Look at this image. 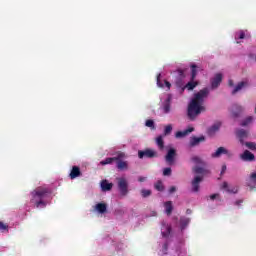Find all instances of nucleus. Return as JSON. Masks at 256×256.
Masks as SVG:
<instances>
[{
	"instance_id": "f257e3e1",
	"label": "nucleus",
	"mask_w": 256,
	"mask_h": 256,
	"mask_svg": "<svg viewBox=\"0 0 256 256\" xmlns=\"http://www.w3.org/2000/svg\"><path fill=\"white\" fill-rule=\"evenodd\" d=\"M160 229L162 238L164 239V242L160 245L161 255L187 256V250H185L181 244H177V241L173 239V235L171 234V225L162 221Z\"/></svg>"
},
{
	"instance_id": "f03ea898",
	"label": "nucleus",
	"mask_w": 256,
	"mask_h": 256,
	"mask_svg": "<svg viewBox=\"0 0 256 256\" xmlns=\"http://www.w3.org/2000/svg\"><path fill=\"white\" fill-rule=\"evenodd\" d=\"M210 92L211 90L209 88H203L194 94V97L191 99L188 105V117L191 119V121H194L195 118L199 117L201 113L206 111L205 99L209 97Z\"/></svg>"
},
{
	"instance_id": "7ed1b4c3",
	"label": "nucleus",
	"mask_w": 256,
	"mask_h": 256,
	"mask_svg": "<svg viewBox=\"0 0 256 256\" xmlns=\"http://www.w3.org/2000/svg\"><path fill=\"white\" fill-rule=\"evenodd\" d=\"M31 202L35 204L37 209H44L47 207V203H49V189L39 187L36 188L32 193Z\"/></svg>"
},
{
	"instance_id": "20e7f679",
	"label": "nucleus",
	"mask_w": 256,
	"mask_h": 256,
	"mask_svg": "<svg viewBox=\"0 0 256 256\" xmlns=\"http://www.w3.org/2000/svg\"><path fill=\"white\" fill-rule=\"evenodd\" d=\"M190 162L195 165L192 167V171L196 173V175H205V173H207V169H205L206 163L202 157L193 155L190 158Z\"/></svg>"
},
{
	"instance_id": "39448f33",
	"label": "nucleus",
	"mask_w": 256,
	"mask_h": 256,
	"mask_svg": "<svg viewBox=\"0 0 256 256\" xmlns=\"http://www.w3.org/2000/svg\"><path fill=\"white\" fill-rule=\"evenodd\" d=\"M173 101V96L171 94H164L160 98V111L164 115H169L171 113V102Z\"/></svg>"
},
{
	"instance_id": "423d86ee",
	"label": "nucleus",
	"mask_w": 256,
	"mask_h": 256,
	"mask_svg": "<svg viewBox=\"0 0 256 256\" xmlns=\"http://www.w3.org/2000/svg\"><path fill=\"white\" fill-rule=\"evenodd\" d=\"M117 184L120 197H127V195H129V182H127V178H117Z\"/></svg>"
},
{
	"instance_id": "0eeeda50",
	"label": "nucleus",
	"mask_w": 256,
	"mask_h": 256,
	"mask_svg": "<svg viewBox=\"0 0 256 256\" xmlns=\"http://www.w3.org/2000/svg\"><path fill=\"white\" fill-rule=\"evenodd\" d=\"M221 155H226V157L231 158L233 157V152L225 147H219L217 150L211 154L212 159H219Z\"/></svg>"
},
{
	"instance_id": "6e6552de",
	"label": "nucleus",
	"mask_w": 256,
	"mask_h": 256,
	"mask_svg": "<svg viewBox=\"0 0 256 256\" xmlns=\"http://www.w3.org/2000/svg\"><path fill=\"white\" fill-rule=\"evenodd\" d=\"M203 175L204 174L196 175L192 179V181H191L192 193H199L200 185H201V183H203Z\"/></svg>"
},
{
	"instance_id": "1a4fd4ad",
	"label": "nucleus",
	"mask_w": 256,
	"mask_h": 256,
	"mask_svg": "<svg viewBox=\"0 0 256 256\" xmlns=\"http://www.w3.org/2000/svg\"><path fill=\"white\" fill-rule=\"evenodd\" d=\"M176 85L177 87L182 88V91H185V89H187L188 91H193L195 87H197L198 83L192 80L188 82L186 85H183V81L178 80L176 82Z\"/></svg>"
},
{
	"instance_id": "9d476101",
	"label": "nucleus",
	"mask_w": 256,
	"mask_h": 256,
	"mask_svg": "<svg viewBox=\"0 0 256 256\" xmlns=\"http://www.w3.org/2000/svg\"><path fill=\"white\" fill-rule=\"evenodd\" d=\"M177 157V150L175 148H170L165 156V161L168 165H173L175 163V158Z\"/></svg>"
},
{
	"instance_id": "9b49d317",
	"label": "nucleus",
	"mask_w": 256,
	"mask_h": 256,
	"mask_svg": "<svg viewBox=\"0 0 256 256\" xmlns=\"http://www.w3.org/2000/svg\"><path fill=\"white\" fill-rule=\"evenodd\" d=\"M236 137L239 139V142L241 143V145H245V139L249 137V131L245 129H237Z\"/></svg>"
},
{
	"instance_id": "f8f14e48",
	"label": "nucleus",
	"mask_w": 256,
	"mask_h": 256,
	"mask_svg": "<svg viewBox=\"0 0 256 256\" xmlns=\"http://www.w3.org/2000/svg\"><path fill=\"white\" fill-rule=\"evenodd\" d=\"M223 81V75L221 73L215 74L211 80V89H217Z\"/></svg>"
},
{
	"instance_id": "ddd939ff",
	"label": "nucleus",
	"mask_w": 256,
	"mask_h": 256,
	"mask_svg": "<svg viewBox=\"0 0 256 256\" xmlns=\"http://www.w3.org/2000/svg\"><path fill=\"white\" fill-rule=\"evenodd\" d=\"M247 187H249L250 191L256 188V171L252 172L248 179L246 180Z\"/></svg>"
},
{
	"instance_id": "4468645a",
	"label": "nucleus",
	"mask_w": 256,
	"mask_h": 256,
	"mask_svg": "<svg viewBox=\"0 0 256 256\" xmlns=\"http://www.w3.org/2000/svg\"><path fill=\"white\" fill-rule=\"evenodd\" d=\"M222 189L227 191V193H232L234 195L236 193H239V186L229 185V183H227V182H223Z\"/></svg>"
},
{
	"instance_id": "2eb2a0df",
	"label": "nucleus",
	"mask_w": 256,
	"mask_h": 256,
	"mask_svg": "<svg viewBox=\"0 0 256 256\" xmlns=\"http://www.w3.org/2000/svg\"><path fill=\"white\" fill-rule=\"evenodd\" d=\"M93 211L99 213V215H105V213H107V204L98 203L93 207Z\"/></svg>"
},
{
	"instance_id": "dca6fc26",
	"label": "nucleus",
	"mask_w": 256,
	"mask_h": 256,
	"mask_svg": "<svg viewBox=\"0 0 256 256\" xmlns=\"http://www.w3.org/2000/svg\"><path fill=\"white\" fill-rule=\"evenodd\" d=\"M243 111H245V107L239 104H234L231 108V113L233 117H238L239 115H241V113H243Z\"/></svg>"
},
{
	"instance_id": "f3484780",
	"label": "nucleus",
	"mask_w": 256,
	"mask_h": 256,
	"mask_svg": "<svg viewBox=\"0 0 256 256\" xmlns=\"http://www.w3.org/2000/svg\"><path fill=\"white\" fill-rule=\"evenodd\" d=\"M240 159L242 161H255V155L253 153H251L249 150H245L241 155H240Z\"/></svg>"
},
{
	"instance_id": "a211bd4d",
	"label": "nucleus",
	"mask_w": 256,
	"mask_h": 256,
	"mask_svg": "<svg viewBox=\"0 0 256 256\" xmlns=\"http://www.w3.org/2000/svg\"><path fill=\"white\" fill-rule=\"evenodd\" d=\"M205 141V136H194L190 138L189 145L190 147H197V145H200V143H203Z\"/></svg>"
},
{
	"instance_id": "6ab92c4d",
	"label": "nucleus",
	"mask_w": 256,
	"mask_h": 256,
	"mask_svg": "<svg viewBox=\"0 0 256 256\" xmlns=\"http://www.w3.org/2000/svg\"><path fill=\"white\" fill-rule=\"evenodd\" d=\"M138 157L139 159H143V157H148V158L157 157V152H155L154 150L139 151Z\"/></svg>"
},
{
	"instance_id": "aec40b11",
	"label": "nucleus",
	"mask_w": 256,
	"mask_h": 256,
	"mask_svg": "<svg viewBox=\"0 0 256 256\" xmlns=\"http://www.w3.org/2000/svg\"><path fill=\"white\" fill-rule=\"evenodd\" d=\"M193 131H195V129L190 127L186 130L176 132L175 137L176 139H183V137H187V135H189V133H193Z\"/></svg>"
},
{
	"instance_id": "412c9836",
	"label": "nucleus",
	"mask_w": 256,
	"mask_h": 256,
	"mask_svg": "<svg viewBox=\"0 0 256 256\" xmlns=\"http://www.w3.org/2000/svg\"><path fill=\"white\" fill-rule=\"evenodd\" d=\"M190 223H191V218H188L185 216L180 217V230L182 232L185 231V229H187Z\"/></svg>"
},
{
	"instance_id": "4be33fe9",
	"label": "nucleus",
	"mask_w": 256,
	"mask_h": 256,
	"mask_svg": "<svg viewBox=\"0 0 256 256\" xmlns=\"http://www.w3.org/2000/svg\"><path fill=\"white\" fill-rule=\"evenodd\" d=\"M157 86L158 87H167V89H171V83L168 82L167 80H161V74L157 75Z\"/></svg>"
},
{
	"instance_id": "5701e85b",
	"label": "nucleus",
	"mask_w": 256,
	"mask_h": 256,
	"mask_svg": "<svg viewBox=\"0 0 256 256\" xmlns=\"http://www.w3.org/2000/svg\"><path fill=\"white\" fill-rule=\"evenodd\" d=\"M116 167L119 171H127L129 169V162L119 160L116 163Z\"/></svg>"
},
{
	"instance_id": "b1692460",
	"label": "nucleus",
	"mask_w": 256,
	"mask_h": 256,
	"mask_svg": "<svg viewBox=\"0 0 256 256\" xmlns=\"http://www.w3.org/2000/svg\"><path fill=\"white\" fill-rule=\"evenodd\" d=\"M247 87V82H239L232 90V95H237L239 91H243Z\"/></svg>"
},
{
	"instance_id": "393cba45",
	"label": "nucleus",
	"mask_w": 256,
	"mask_h": 256,
	"mask_svg": "<svg viewBox=\"0 0 256 256\" xmlns=\"http://www.w3.org/2000/svg\"><path fill=\"white\" fill-rule=\"evenodd\" d=\"M77 177H81V169L78 166H73L70 172V179H77Z\"/></svg>"
},
{
	"instance_id": "a878e982",
	"label": "nucleus",
	"mask_w": 256,
	"mask_h": 256,
	"mask_svg": "<svg viewBox=\"0 0 256 256\" xmlns=\"http://www.w3.org/2000/svg\"><path fill=\"white\" fill-rule=\"evenodd\" d=\"M219 129H221V123H215L208 129V135L213 137V135H215V133H217Z\"/></svg>"
},
{
	"instance_id": "bb28decb",
	"label": "nucleus",
	"mask_w": 256,
	"mask_h": 256,
	"mask_svg": "<svg viewBox=\"0 0 256 256\" xmlns=\"http://www.w3.org/2000/svg\"><path fill=\"white\" fill-rule=\"evenodd\" d=\"M253 121H255V117L248 116L240 123L241 127H249V125H253Z\"/></svg>"
},
{
	"instance_id": "cd10ccee",
	"label": "nucleus",
	"mask_w": 256,
	"mask_h": 256,
	"mask_svg": "<svg viewBox=\"0 0 256 256\" xmlns=\"http://www.w3.org/2000/svg\"><path fill=\"white\" fill-rule=\"evenodd\" d=\"M102 191H111L113 189V183H108L107 180H103L100 184Z\"/></svg>"
},
{
	"instance_id": "c85d7f7f",
	"label": "nucleus",
	"mask_w": 256,
	"mask_h": 256,
	"mask_svg": "<svg viewBox=\"0 0 256 256\" xmlns=\"http://www.w3.org/2000/svg\"><path fill=\"white\" fill-rule=\"evenodd\" d=\"M164 207H165L166 215H171V213H173V202L171 201L165 202Z\"/></svg>"
},
{
	"instance_id": "c756f323",
	"label": "nucleus",
	"mask_w": 256,
	"mask_h": 256,
	"mask_svg": "<svg viewBox=\"0 0 256 256\" xmlns=\"http://www.w3.org/2000/svg\"><path fill=\"white\" fill-rule=\"evenodd\" d=\"M156 145L159 147L160 151H163L165 148V142L163 141V136H158L156 138Z\"/></svg>"
},
{
	"instance_id": "7c9ffc66",
	"label": "nucleus",
	"mask_w": 256,
	"mask_h": 256,
	"mask_svg": "<svg viewBox=\"0 0 256 256\" xmlns=\"http://www.w3.org/2000/svg\"><path fill=\"white\" fill-rule=\"evenodd\" d=\"M121 159H127V154H125V152H120L114 157V161H122Z\"/></svg>"
},
{
	"instance_id": "2f4dec72",
	"label": "nucleus",
	"mask_w": 256,
	"mask_h": 256,
	"mask_svg": "<svg viewBox=\"0 0 256 256\" xmlns=\"http://www.w3.org/2000/svg\"><path fill=\"white\" fill-rule=\"evenodd\" d=\"M244 145L251 151H256V143L255 142H244Z\"/></svg>"
},
{
	"instance_id": "473e14b6",
	"label": "nucleus",
	"mask_w": 256,
	"mask_h": 256,
	"mask_svg": "<svg viewBox=\"0 0 256 256\" xmlns=\"http://www.w3.org/2000/svg\"><path fill=\"white\" fill-rule=\"evenodd\" d=\"M140 193H141V195H142V197L144 198V199H147V197H151V190H147V189H142L141 191H140Z\"/></svg>"
},
{
	"instance_id": "72a5a7b5",
	"label": "nucleus",
	"mask_w": 256,
	"mask_h": 256,
	"mask_svg": "<svg viewBox=\"0 0 256 256\" xmlns=\"http://www.w3.org/2000/svg\"><path fill=\"white\" fill-rule=\"evenodd\" d=\"M235 39H236V41L239 39H245V32L243 30L236 32Z\"/></svg>"
},
{
	"instance_id": "f704fd0d",
	"label": "nucleus",
	"mask_w": 256,
	"mask_h": 256,
	"mask_svg": "<svg viewBox=\"0 0 256 256\" xmlns=\"http://www.w3.org/2000/svg\"><path fill=\"white\" fill-rule=\"evenodd\" d=\"M113 161H115V158H106L105 160H102L100 162V165H111L113 163Z\"/></svg>"
},
{
	"instance_id": "c9c22d12",
	"label": "nucleus",
	"mask_w": 256,
	"mask_h": 256,
	"mask_svg": "<svg viewBox=\"0 0 256 256\" xmlns=\"http://www.w3.org/2000/svg\"><path fill=\"white\" fill-rule=\"evenodd\" d=\"M192 74H191V79L192 81H195V77H197V65H192Z\"/></svg>"
},
{
	"instance_id": "e433bc0d",
	"label": "nucleus",
	"mask_w": 256,
	"mask_h": 256,
	"mask_svg": "<svg viewBox=\"0 0 256 256\" xmlns=\"http://www.w3.org/2000/svg\"><path fill=\"white\" fill-rule=\"evenodd\" d=\"M171 131H173V126L169 124L164 128V135H169Z\"/></svg>"
},
{
	"instance_id": "4c0bfd02",
	"label": "nucleus",
	"mask_w": 256,
	"mask_h": 256,
	"mask_svg": "<svg viewBox=\"0 0 256 256\" xmlns=\"http://www.w3.org/2000/svg\"><path fill=\"white\" fill-rule=\"evenodd\" d=\"M145 125H146V127H149L150 129H155V122L153 120H147Z\"/></svg>"
},
{
	"instance_id": "58836bf2",
	"label": "nucleus",
	"mask_w": 256,
	"mask_h": 256,
	"mask_svg": "<svg viewBox=\"0 0 256 256\" xmlns=\"http://www.w3.org/2000/svg\"><path fill=\"white\" fill-rule=\"evenodd\" d=\"M155 189H156L157 191H163V190L165 189V187L163 186V183H162V182H157V183L155 184Z\"/></svg>"
},
{
	"instance_id": "ea45409f",
	"label": "nucleus",
	"mask_w": 256,
	"mask_h": 256,
	"mask_svg": "<svg viewBox=\"0 0 256 256\" xmlns=\"http://www.w3.org/2000/svg\"><path fill=\"white\" fill-rule=\"evenodd\" d=\"M164 177H171V168L167 167L163 170Z\"/></svg>"
},
{
	"instance_id": "a19ab883",
	"label": "nucleus",
	"mask_w": 256,
	"mask_h": 256,
	"mask_svg": "<svg viewBox=\"0 0 256 256\" xmlns=\"http://www.w3.org/2000/svg\"><path fill=\"white\" fill-rule=\"evenodd\" d=\"M177 75H178L180 80L185 79V71L184 70L178 69L177 70Z\"/></svg>"
},
{
	"instance_id": "79ce46f5",
	"label": "nucleus",
	"mask_w": 256,
	"mask_h": 256,
	"mask_svg": "<svg viewBox=\"0 0 256 256\" xmlns=\"http://www.w3.org/2000/svg\"><path fill=\"white\" fill-rule=\"evenodd\" d=\"M7 228V225H5L3 222H0V231H6Z\"/></svg>"
},
{
	"instance_id": "37998d69",
	"label": "nucleus",
	"mask_w": 256,
	"mask_h": 256,
	"mask_svg": "<svg viewBox=\"0 0 256 256\" xmlns=\"http://www.w3.org/2000/svg\"><path fill=\"white\" fill-rule=\"evenodd\" d=\"M138 181H139L140 183H144V181H147V177H145V176H140V177L138 178Z\"/></svg>"
},
{
	"instance_id": "c03bdc74",
	"label": "nucleus",
	"mask_w": 256,
	"mask_h": 256,
	"mask_svg": "<svg viewBox=\"0 0 256 256\" xmlns=\"http://www.w3.org/2000/svg\"><path fill=\"white\" fill-rule=\"evenodd\" d=\"M175 191H177V187H175V186L170 187V189H169L170 194L175 193Z\"/></svg>"
},
{
	"instance_id": "a18cd8bd",
	"label": "nucleus",
	"mask_w": 256,
	"mask_h": 256,
	"mask_svg": "<svg viewBox=\"0 0 256 256\" xmlns=\"http://www.w3.org/2000/svg\"><path fill=\"white\" fill-rule=\"evenodd\" d=\"M219 197V194H212L210 195V199L213 201L214 199H217Z\"/></svg>"
},
{
	"instance_id": "49530a36",
	"label": "nucleus",
	"mask_w": 256,
	"mask_h": 256,
	"mask_svg": "<svg viewBox=\"0 0 256 256\" xmlns=\"http://www.w3.org/2000/svg\"><path fill=\"white\" fill-rule=\"evenodd\" d=\"M243 203V200H237L234 205H237L239 207V205H241Z\"/></svg>"
},
{
	"instance_id": "de8ad7c7",
	"label": "nucleus",
	"mask_w": 256,
	"mask_h": 256,
	"mask_svg": "<svg viewBox=\"0 0 256 256\" xmlns=\"http://www.w3.org/2000/svg\"><path fill=\"white\" fill-rule=\"evenodd\" d=\"M150 217H157V212L152 211V212L150 213Z\"/></svg>"
},
{
	"instance_id": "09e8293b",
	"label": "nucleus",
	"mask_w": 256,
	"mask_h": 256,
	"mask_svg": "<svg viewBox=\"0 0 256 256\" xmlns=\"http://www.w3.org/2000/svg\"><path fill=\"white\" fill-rule=\"evenodd\" d=\"M228 85L229 87H233V80H229Z\"/></svg>"
},
{
	"instance_id": "8fccbe9b",
	"label": "nucleus",
	"mask_w": 256,
	"mask_h": 256,
	"mask_svg": "<svg viewBox=\"0 0 256 256\" xmlns=\"http://www.w3.org/2000/svg\"><path fill=\"white\" fill-rule=\"evenodd\" d=\"M191 213H192L191 209H187V210H186V214H187V215H191Z\"/></svg>"
},
{
	"instance_id": "3c124183",
	"label": "nucleus",
	"mask_w": 256,
	"mask_h": 256,
	"mask_svg": "<svg viewBox=\"0 0 256 256\" xmlns=\"http://www.w3.org/2000/svg\"><path fill=\"white\" fill-rule=\"evenodd\" d=\"M222 171H227V166H222Z\"/></svg>"
},
{
	"instance_id": "603ef678",
	"label": "nucleus",
	"mask_w": 256,
	"mask_h": 256,
	"mask_svg": "<svg viewBox=\"0 0 256 256\" xmlns=\"http://www.w3.org/2000/svg\"><path fill=\"white\" fill-rule=\"evenodd\" d=\"M255 112H256V108H255Z\"/></svg>"
}]
</instances>
